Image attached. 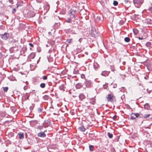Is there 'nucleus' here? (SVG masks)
<instances>
[{
  "instance_id": "f257e3e1",
  "label": "nucleus",
  "mask_w": 152,
  "mask_h": 152,
  "mask_svg": "<svg viewBox=\"0 0 152 152\" xmlns=\"http://www.w3.org/2000/svg\"><path fill=\"white\" fill-rule=\"evenodd\" d=\"M107 101L111 102H113L116 101L115 97L113 94H108L106 97Z\"/></svg>"
},
{
  "instance_id": "f03ea898",
  "label": "nucleus",
  "mask_w": 152,
  "mask_h": 152,
  "mask_svg": "<svg viewBox=\"0 0 152 152\" xmlns=\"http://www.w3.org/2000/svg\"><path fill=\"white\" fill-rule=\"evenodd\" d=\"M143 1V0H133V2L136 7L139 8L142 4Z\"/></svg>"
},
{
  "instance_id": "7ed1b4c3",
  "label": "nucleus",
  "mask_w": 152,
  "mask_h": 152,
  "mask_svg": "<svg viewBox=\"0 0 152 152\" xmlns=\"http://www.w3.org/2000/svg\"><path fill=\"white\" fill-rule=\"evenodd\" d=\"M1 37L4 40H7L9 37V34L8 33H5L3 34L0 35Z\"/></svg>"
},
{
  "instance_id": "20e7f679",
  "label": "nucleus",
  "mask_w": 152,
  "mask_h": 152,
  "mask_svg": "<svg viewBox=\"0 0 152 152\" xmlns=\"http://www.w3.org/2000/svg\"><path fill=\"white\" fill-rule=\"evenodd\" d=\"M84 83L86 87L88 88L92 86L91 81L89 80H86L85 82Z\"/></svg>"
},
{
  "instance_id": "39448f33",
  "label": "nucleus",
  "mask_w": 152,
  "mask_h": 152,
  "mask_svg": "<svg viewBox=\"0 0 152 152\" xmlns=\"http://www.w3.org/2000/svg\"><path fill=\"white\" fill-rule=\"evenodd\" d=\"M46 131H45L44 132H41L38 133L37 135L38 137H45L46 136V135L45 134V132H46Z\"/></svg>"
},
{
  "instance_id": "423d86ee",
  "label": "nucleus",
  "mask_w": 152,
  "mask_h": 152,
  "mask_svg": "<svg viewBox=\"0 0 152 152\" xmlns=\"http://www.w3.org/2000/svg\"><path fill=\"white\" fill-rule=\"evenodd\" d=\"M144 22L148 24H152V20L149 18L146 19L144 20Z\"/></svg>"
},
{
  "instance_id": "0eeeda50",
  "label": "nucleus",
  "mask_w": 152,
  "mask_h": 152,
  "mask_svg": "<svg viewBox=\"0 0 152 152\" xmlns=\"http://www.w3.org/2000/svg\"><path fill=\"white\" fill-rule=\"evenodd\" d=\"M70 14H71L70 15V17L72 18L75 17L74 14L75 13V11L72 9H71L70 10Z\"/></svg>"
},
{
  "instance_id": "6e6552de",
  "label": "nucleus",
  "mask_w": 152,
  "mask_h": 152,
  "mask_svg": "<svg viewBox=\"0 0 152 152\" xmlns=\"http://www.w3.org/2000/svg\"><path fill=\"white\" fill-rule=\"evenodd\" d=\"M137 117V113H132L131 116V119L133 120Z\"/></svg>"
},
{
  "instance_id": "1a4fd4ad",
  "label": "nucleus",
  "mask_w": 152,
  "mask_h": 152,
  "mask_svg": "<svg viewBox=\"0 0 152 152\" xmlns=\"http://www.w3.org/2000/svg\"><path fill=\"white\" fill-rule=\"evenodd\" d=\"M79 98L81 100H82V99H85L86 96L83 94H81L79 95Z\"/></svg>"
},
{
  "instance_id": "9d476101",
  "label": "nucleus",
  "mask_w": 152,
  "mask_h": 152,
  "mask_svg": "<svg viewBox=\"0 0 152 152\" xmlns=\"http://www.w3.org/2000/svg\"><path fill=\"white\" fill-rule=\"evenodd\" d=\"M78 129L80 131L83 132H84L86 130V129L83 126H81L79 127L78 128Z\"/></svg>"
},
{
  "instance_id": "9b49d317",
  "label": "nucleus",
  "mask_w": 152,
  "mask_h": 152,
  "mask_svg": "<svg viewBox=\"0 0 152 152\" xmlns=\"http://www.w3.org/2000/svg\"><path fill=\"white\" fill-rule=\"evenodd\" d=\"M18 134L19 135V139H23L24 138V134L23 133H19Z\"/></svg>"
},
{
  "instance_id": "f8f14e48",
  "label": "nucleus",
  "mask_w": 152,
  "mask_h": 152,
  "mask_svg": "<svg viewBox=\"0 0 152 152\" xmlns=\"http://www.w3.org/2000/svg\"><path fill=\"white\" fill-rule=\"evenodd\" d=\"M96 99L94 98H92L90 100V103L93 104H94Z\"/></svg>"
},
{
  "instance_id": "ddd939ff",
  "label": "nucleus",
  "mask_w": 152,
  "mask_h": 152,
  "mask_svg": "<svg viewBox=\"0 0 152 152\" xmlns=\"http://www.w3.org/2000/svg\"><path fill=\"white\" fill-rule=\"evenodd\" d=\"M35 54L34 53H31L29 55L30 57L32 59H33L35 57Z\"/></svg>"
},
{
  "instance_id": "4468645a",
  "label": "nucleus",
  "mask_w": 152,
  "mask_h": 152,
  "mask_svg": "<svg viewBox=\"0 0 152 152\" xmlns=\"http://www.w3.org/2000/svg\"><path fill=\"white\" fill-rule=\"evenodd\" d=\"M143 115L141 113H137V117L143 118Z\"/></svg>"
},
{
  "instance_id": "2eb2a0df",
  "label": "nucleus",
  "mask_w": 152,
  "mask_h": 152,
  "mask_svg": "<svg viewBox=\"0 0 152 152\" xmlns=\"http://www.w3.org/2000/svg\"><path fill=\"white\" fill-rule=\"evenodd\" d=\"M59 88L60 90H63L64 91L65 90L64 89V86L63 85H61L59 86Z\"/></svg>"
},
{
  "instance_id": "dca6fc26",
  "label": "nucleus",
  "mask_w": 152,
  "mask_h": 152,
  "mask_svg": "<svg viewBox=\"0 0 152 152\" xmlns=\"http://www.w3.org/2000/svg\"><path fill=\"white\" fill-rule=\"evenodd\" d=\"M49 96L47 95H45L43 97V99L45 100H48L49 99Z\"/></svg>"
},
{
  "instance_id": "f3484780",
  "label": "nucleus",
  "mask_w": 152,
  "mask_h": 152,
  "mask_svg": "<svg viewBox=\"0 0 152 152\" xmlns=\"http://www.w3.org/2000/svg\"><path fill=\"white\" fill-rule=\"evenodd\" d=\"M149 107V105L148 103H146L144 105V108L145 109H148Z\"/></svg>"
},
{
  "instance_id": "a211bd4d",
  "label": "nucleus",
  "mask_w": 152,
  "mask_h": 152,
  "mask_svg": "<svg viewBox=\"0 0 152 152\" xmlns=\"http://www.w3.org/2000/svg\"><path fill=\"white\" fill-rule=\"evenodd\" d=\"M82 86L80 83H78L76 85V87L77 88L79 89Z\"/></svg>"
},
{
  "instance_id": "6ab92c4d",
  "label": "nucleus",
  "mask_w": 152,
  "mask_h": 152,
  "mask_svg": "<svg viewBox=\"0 0 152 152\" xmlns=\"http://www.w3.org/2000/svg\"><path fill=\"white\" fill-rule=\"evenodd\" d=\"M150 114H148L144 115H143V118H145L147 117H149L150 116Z\"/></svg>"
},
{
  "instance_id": "aec40b11",
  "label": "nucleus",
  "mask_w": 152,
  "mask_h": 152,
  "mask_svg": "<svg viewBox=\"0 0 152 152\" xmlns=\"http://www.w3.org/2000/svg\"><path fill=\"white\" fill-rule=\"evenodd\" d=\"M43 108L42 107H40L38 109V111L39 113H40L42 112Z\"/></svg>"
},
{
  "instance_id": "412c9836",
  "label": "nucleus",
  "mask_w": 152,
  "mask_h": 152,
  "mask_svg": "<svg viewBox=\"0 0 152 152\" xmlns=\"http://www.w3.org/2000/svg\"><path fill=\"white\" fill-rule=\"evenodd\" d=\"M130 40V39L129 37H126L124 38V41L126 42H129Z\"/></svg>"
},
{
  "instance_id": "4be33fe9",
  "label": "nucleus",
  "mask_w": 152,
  "mask_h": 152,
  "mask_svg": "<svg viewBox=\"0 0 152 152\" xmlns=\"http://www.w3.org/2000/svg\"><path fill=\"white\" fill-rule=\"evenodd\" d=\"M107 135L108 136V137L110 138H112L113 137V134L111 133H110V132H108L107 133Z\"/></svg>"
},
{
  "instance_id": "5701e85b",
  "label": "nucleus",
  "mask_w": 152,
  "mask_h": 152,
  "mask_svg": "<svg viewBox=\"0 0 152 152\" xmlns=\"http://www.w3.org/2000/svg\"><path fill=\"white\" fill-rule=\"evenodd\" d=\"M133 32L134 34L135 35L137 34L138 33V31L136 29H134L133 30Z\"/></svg>"
},
{
  "instance_id": "b1692460",
  "label": "nucleus",
  "mask_w": 152,
  "mask_h": 152,
  "mask_svg": "<svg viewBox=\"0 0 152 152\" xmlns=\"http://www.w3.org/2000/svg\"><path fill=\"white\" fill-rule=\"evenodd\" d=\"M89 150L91 151H93L94 150V146H93L90 145L89 146Z\"/></svg>"
},
{
  "instance_id": "393cba45",
  "label": "nucleus",
  "mask_w": 152,
  "mask_h": 152,
  "mask_svg": "<svg viewBox=\"0 0 152 152\" xmlns=\"http://www.w3.org/2000/svg\"><path fill=\"white\" fill-rule=\"evenodd\" d=\"M50 122V120L49 119L45 120L44 121V123L43 124H48V123H49Z\"/></svg>"
},
{
  "instance_id": "a878e982",
  "label": "nucleus",
  "mask_w": 152,
  "mask_h": 152,
  "mask_svg": "<svg viewBox=\"0 0 152 152\" xmlns=\"http://www.w3.org/2000/svg\"><path fill=\"white\" fill-rule=\"evenodd\" d=\"M45 86V84L44 83H42L40 85V87L42 88H44Z\"/></svg>"
},
{
  "instance_id": "bb28decb",
  "label": "nucleus",
  "mask_w": 152,
  "mask_h": 152,
  "mask_svg": "<svg viewBox=\"0 0 152 152\" xmlns=\"http://www.w3.org/2000/svg\"><path fill=\"white\" fill-rule=\"evenodd\" d=\"M66 21L67 23H70L71 22L72 20L70 18H68L66 20Z\"/></svg>"
},
{
  "instance_id": "cd10ccee",
  "label": "nucleus",
  "mask_w": 152,
  "mask_h": 152,
  "mask_svg": "<svg viewBox=\"0 0 152 152\" xmlns=\"http://www.w3.org/2000/svg\"><path fill=\"white\" fill-rule=\"evenodd\" d=\"M3 89L4 92H7L8 89V88L7 87H3Z\"/></svg>"
},
{
  "instance_id": "c85d7f7f",
  "label": "nucleus",
  "mask_w": 152,
  "mask_h": 152,
  "mask_svg": "<svg viewBox=\"0 0 152 152\" xmlns=\"http://www.w3.org/2000/svg\"><path fill=\"white\" fill-rule=\"evenodd\" d=\"M120 91L121 92H124L125 91V88L124 87H122L120 88Z\"/></svg>"
},
{
  "instance_id": "c756f323",
  "label": "nucleus",
  "mask_w": 152,
  "mask_h": 152,
  "mask_svg": "<svg viewBox=\"0 0 152 152\" xmlns=\"http://www.w3.org/2000/svg\"><path fill=\"white\" fill-rule=\"evenodd\" d=\"M43 127L44 125L43 124L42 126H38V128L39 129L41 130L43 129Z\"/></svg>"
},
{
  "instance_id": "7c9ffc66",
  "label": "nucleus",
  "mask_w": 152,
  "mask_h": 152,
  "mask_svg": "<svg viewBox=\"0 0 152 152\" xmlns=\"http://www.w3.org/2000/svg\"><path fill=\"white\" fill-rule=\"evenodd\" d=\"M113 4L114 6H117L118 4V2L115 1H114L113 2Z\"/></svg>"
},
{
  "instance_id": "2f4dec72",
  "label": "nucleus",
  "mask_w": 152,
  "mask_h": 152,
  "mask_svg": "<svg viewBox=\"0 0 152 152\" xmlns=\"http://www.w3.org/2000/svg\"><path fill=\"white\" fill-rule=\"evenodd\" d=\"M124 23V21L123 20H121L119 22V24L120 25H123Z\"/></svg>"
},
{
  "instance_id": "473e14b6",
  "label": "nucleus",
  "mask_w": 152,
  "mask_h": 152,
  "mask_svg": "<svg viewBox=\"0 0 152 152\" xmlns=\"http://www.w3.org/2000/svg\"><path fill=\"white\" fill-rule=\"evenodd\" d=\"M72 40V39H68L67 40L68 44H70Z\"/></svg>"
},
{
  "instance_id": "72a5a7b5",
  "label": "nucleus",
  "mask_w": 152,
  "mask_h": 152,
  "mask_svg": "<svg viewBox=\"0 0 152 152\" xmlns=\"http://www.w3.org/2000/svg\"><path fill=\"white\" fill-rule=\"evenodd\" d=\"M96 19L98 21H100L101 20V18L99 16H97L96 17Z\"/></svg>"
},
{
  "instance_id": "f704fd0d",
  "label": "nucleus",
  "mask_w": 152,
  "mask_h": 152,
  "mask_svg": "<svg viewBox=\"0 0 152 152\" xmlns=\"http://www.w3.org/2000/svg\"><path fill=\"white\" fill-rule=\"evenodd\" d=\"M151 43L150 42H147L146 44V45L147 46L149 47L151 45Z\"/></svg>"
},
{
  "instance_id": "c9c22d12",
  "label": "nucleus",
  "mask_w": 152,
  "mask_h": 152,
  "mask_svg": "<svg viewBox=\"0 0 152 152\" xmlns=\"http://www.w3.org/2000/svg\"><path fill=\"white\" fill-rule=\"evenodd\" d=\"M42 79L44 80H46L47 79V77L46 76H44L42 77Z\"/></svg>"
},
{
  "instance_id": "e433bc0d",
  "label": "nucleus",
  "mask_w": 152,
  "mask_h": 152,
  "mask_svg": "<svg viewBox=\"0 0 152 152\" xmlns=\"http://www.w3.org/2000/svg\"><path fill=\"white\" fill-rule=\"evenodd\" d=\"M117 117V116L116 115H115L113 116V118L114 120H116Z\"/></svg>"
},
{
  "instance_id": "4c0bfd02",
  "label": "nucleus",
  "mask_w": 152,
  "mask_h": 152,
  "mask_svg": "<svg viewBox=\"0 0 152 152\" xmlns=\"http://www.w3.org/2000/svg\"><path fill=\"white\" fill-rule=\"evenodd\" d=\"M14 43H15V45H16V46H18V41H16L15 42H14Z\"/></svg>"
},
{
  "instance_id": "58836bf2",
  "label": "nucleus",
  "mask_w": 152,
  "mask_h": 152,
  "mask_svg": "<svg viewBox=\"0 0 152 152\" xmlns=\"http://www.w3.org/2000/svg\"><path fill=\"white\" fill-rule=\"evenodd\" d=\"M148 10L151 13H152V7H149Z\"/></svg>"
},
{
  "instance_id": "ea45409f",
  "label": "nucleus",
  "mask_w": 152,
  "mask_h": 152,
  "mask_svg": "<svg viewBox=\"0 0 152 152\" xmlns=\"http://www.w3.org/2000/svg\"><path fill=\"white\" fill-rule=\"evenodd\" d=\"M28 86H25L23 88V89L24 90H26L28 88Z\"/></svg>"
},
{
  "instance_id": "a19ab883",
  "label": "nucleus",
  "mask_w": 152,
  "mask_h": 152,
  "mask_svg": "<svg viewBox=\"0 0 152 152\" xmlns=\"http://www.w3.org/2000/svg\"><path fill=\"white\" fill-rule=\"evenodd\" d=\"M16 11L15 9L14 8L13 9L12 12L13 13H15V12Z\"/></svg>"
},
{
  "instance_id": "79ce46f5",
  "label": "nucleus",
  "mask_w": 152,
  "mask_h": 152,
  "mask_svg": "<svg viewBox=\"0 0 152 152\" xmlns=\"http://www.w3.org/2000/svg\"><path fill=\"white\" fill-rule=\"evenodd\" d=\"M28 44L31 47H32L34 46L33 44L31 43H29Z\"/></svg>"
},
{
  "instance_id": "37998d69",
  "label": "nucleus",
  "mask_w": 152,
  "mask_h": 152,
  "mask_svg": "<svg viewBox=\"0 0 152 152\" xmlns=\"http://www.w3.org/2000/svg\"><path fill=\"white\" fill-rule=\"evenodd\" d=\"M37 1L38 3H40L42 2L41 0H36Z\"/></svg>"
},
{
  "instance_id": "c03bdc74",
  "label": "nucleus",
  "mask_w": 152,
  "mask_h": 152,
  "mask_svg": "<svg viewBox=\"0 0 152 152\" xmlns=\"http://www.w3.org/2000/svg\"><path fill=\"white\" fill-rule=\"evenodd\" d=\"M117 85H116V84H114V85H113V88H116V87H117Z\"/></svg>"
},
{
  "instance_id": "a18cd8bd",
  "label": "nucleus",
  "mask_w": 152,
  "mask_h": 152,
  "mask_svg": "<svg viewBox=\"0 0 152 152\" xmlns=\"http://www.w3.org/2000/svg\"><path fill=\"white\" fill-rule=\"evenodd\" d=\"M124 1L125 3H127L129 2V1L128 0H124Z\"/></svg>"
},
{
  "instance_id": "49530a36",
  "label": "nucleus",
  "mask_w": 152,
  "mask_h": 152,
  "mask_svg": "<svg viewBox=\"0 0 152 152\" xmlns=\"http://www.w3.org/2000/svg\"><path fill=\"white\" fill-rule=\"evenodd\" d=\"M138 39H141V40H142V39H143V37H138Z\"/></svg>"
},
{
  "instance_id": "de8ad7c7",
  "label": "nucleus",
  "mask_w": 152,
  "mask_h": 152,
  "mask_svg": "<svg viewBox=\"0 0 152 152\" xmlns=\"http://www.w3.org/2000/svg\"><path fill=\"white\" fill-rule=\"evenodd\" d=\"M35 124H37V121H34L33 122Z\"/></svg>"
},
{
  "instance_id": "09e8293b",
  "label": "nucleus",
  "mask_w": 152,
  "mask_h": 152,
  "mask_svg": "<svg viewBox=\"0 0 152 152\" xmlns=\"http://www.w3.org/2000/svg\"><path fill=\"white\" fill-rule=\"evenodd\" d=\"M52 52V50H49L48 51V52L49 53H51Z\"/></svg>"
},
{
  "instance_id": "8fccbe9b",
  "label": "nucleus",
  "mask_w": 152,
  "mask_h": 152,
  "mask_svg": "<svg viewBox=\"0 0 152 152\" xmlns=\"http://www.w3.org/2000/svg\"><path fill=\"white\" fill-rule=\"evenodd\" d=\"M33 107H30V110H31V109L32 110L33 109Z\"/></svg>"
},
{
  "instance_id": "3c124183",
  "label": "nucleus",
  "mask_w": 152,
  "mask_h": 152,
  "mask_svg": "<svg viewBox=\"0 0 152 152\" xmlns=\"http://www.w3.org/2000/svg\"><path fill=\"white\" fill-rule=\"evenodd\" d=\"M81 39H79V41H80V42H81Z\"/></svg>"
},
{
  "instance_id": "603ef678",
  "label": "nucleus",
  "mask_w": 152,
  "mask_h": 152,
  "mask_svg": "<svg viewBox=\"0 0 152 152\" xmlns=\"http://www.w3.org/2000/svg\"><path fill=\"white\" fill-rule=\"evenodd\" d=\"M46 46L47 47H48V45H46Z\"/></svg>"
},
{
  "instance_id": "864d4df0",
  "label": "nucleus",
  "mask_w": 152,
  "mask_h": 152,
  "mask_svg": "<svg viewBox=\"0 0 152 152\" xmlns=\"http://www.w3.org/2000/svg\"><path fill=\"white\" fill-rule=\"evenodd\" d=\"M50 33H51V32H48V33H49V34H50Z\"/></svg>"
},
{
  "instance_id": "5fc2aeb1",
  "label": "nucleus",
  "mask_w": 152,
  "mask_h": 152,
  "mask_svg": "<svg viewBox=\"0 0 152 152\" xmlns=\"http://www.w3.org/2000/svg\"><path fill=\"white\" fill-rule=\"evenodd\" d=\"M50 33H51V32H48V33H49V34H50Z\"/></svg>"
},
{
  "instance_id": "6e6d98bb",
  "label": "nucleus",
  "mask_w": 152,
  "mask_h": 152,
  "mask_svg": "<svg viewBox=\"0 0 152 152\" xmlns=\"http://www.w3.org/2000/svg\"><path fill=\"white\" fill-rule=\"evenodd\" d=\"M101 75H103V76L104 75H103V74H102V73L101 74Z\"/></svg>"
},
{
  "instance_id": "4d7b16f0",
  "label": "nucleus",
  "mask_w": 152,
  "mask_h": 152,
  "mask_svg": "<svg viewBox=\"0 0 152 152\" xmlns=\"http://www.w3.org/2000/svg\"><path fill=\"white\" fill-rule=\"evenodd\" d=\"M34 16V15L33 16H32V17H33Z\"/></svg>"
},
{
  "instance_id": "13d9d810",
  "label": "nucleus",
  "mask_w": 152,
  "mask_h": 152,
  "mask_svg": "<svg viewBox=\"0 0 152 152\" xmlns=\"http://www.w3.org/2000/svg\"><path fill=\"white\" fill-rule=\"evenodd\" d=\"M145 78L146 79V77H145Z\"/></svg>"
}]
</instances>
